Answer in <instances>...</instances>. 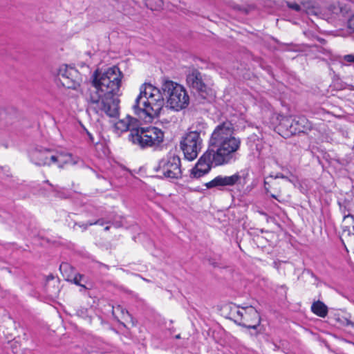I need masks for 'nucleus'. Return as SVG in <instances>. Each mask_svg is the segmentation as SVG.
Returning a JSON list of instances; mask_svg holds the SVG:
<instances>
[{
    "label": "nucleus",
    "mask_w": 354,
    "mask_h": 354,
    "mask_svg": "<svg viewBox=\"0 0 354 354\" xmlns=\"http://www.w3.org/2000/svg\"><path fill=\"white\" fill-rule=\"evenodd\" d=\"M312 311L321 317H325L328 314L327 306L322 301H316L312 304Z\"/></svg>",
    "instance_id": "nucleus-15"
},
{
    "label": "nucleus",
    "mask_w": 354,
    "mask_h": 354,
    "mask_svg": "<svg viewBox=\"0 0 354 354\" xmlns=\"http://www.w3.org/2000/svg\"><path fill=\"white\" fill-rule=\"evenodd\" d=\"M348 27L354 32V15L348 19Z\"/></svg>",
    "instance_id": "nucleus-22"
},
{
    "label": "nucleus",
    "mask_w": 354,
    "mask_h": 354,
    "mask_svg": "<svg viewBox=\"0 0 354 354\" xmlns=\"http://www.w3.org/2000/svg\"><path fill=\"white\" fill-rule=\"evenodd\" d=\"M230 315L236 323L248 328L255 329L261 322L258 311L252 306H233L230 309Z\"/></svg>",
    "instance_id": "nucleus-7"
},
{
    "label": "nucleus",
    "mask_w": 354,
    "mask_h": 354,
    "mask_svg": "<svg viewBox=\"0 0 354 354\" xmlns=\"http://www.w3.org/2000/svg\"><path fill=\"white\" fill-rule=\"evenodd\" d=\"M275 178H285L286 177L281 174H278L276 175V176L274 177Z\"/></svg>",
    "instance_id": "nucleus-26"
},
{
    "label": "nucleus",
    "mask_w": 354,
    "mask_h": 354,
    "mask_svg": "<svg viewBox=\"0 0 354 354\" xmlns=\"http://www.w3.org/2000/svg\"><path fill=\"white\" fill-rule=\"evenodd\" d=\"M108 117L112 118L111 122L116 129L120 131H127L131 127H133L136 120L130 117L128 114L122 116L120 112H105Z\"/></svg>",
    "instance_id": "nucleus-11"
},
{
    "label": "nucleus",
    "mask_w": 354,
    "mask_h": 354,
    "mask_svg": "<svg viewBox=\"0 0 354 354\" xmlns=\"http://www.w3.org/2000/svg\"><path fill=\"white\" fill-rule=\"evenodd\" d=\"M288 6L290 8L295 10L296 11H299L301 9L300 6L296 3H288Z\"/></svg>",
    "instance_id": "nucleus-21"
},
{
    "label": "nucleus",
    "mask_w": 354,
    "mask_h": 354,
    "mask_svg": "<svg viewBox=\"0 0 354 354\" xmlns=\"http://www.w3.org/2000/svg\"><path fill=\"white\" fill-rule=\"evenodd\" d=\"M142 115L140 117L143 119L146 122H152L154 117H158L160 112H154V115H152L150 112H140Z\"/></svg>",
    "instance_id": "nucleus-18"
},
{
    "label": "nucleus",
    "mask_w": 354,
    "mask_h": 354,
    "mask_svg": "<svg viewBox=\"0 0 354 354\" xmlns=\"http://www.w3.org/2000/svg\"><path fill=\"white\" fill-rule=\"evenodd\" d=\"M113 314L115 315L120 314L122 319L125 320H127V318H131L129 312L120 305L113 307Z\"/></svg>",
    "instance_id": "nucleus-16"
},
{
    "label": "nucleus",
    "mask_w": 354,
    "mask_h": 354,
    "mask_svg": "<svg viewBox=\"0 0 354 354\" xmlns=\"http://www.w3.org/2000/svg\"><path fill=\"white\" fill-rule=\"evenodd\" d=\"M180 166V158L174 153H169L158 162L155 171L162 178L178 179L182 176Z\"/></svg>",
    "instance_id": "nucleus-8"
},
{
    "label": "nucleus",
    "mask_w": 354,
    "mask_h": 354,
    "mask_svg": "<svg viewBox=\"0 0 354 354\" xmlns=\"http://www.w3.org/2000/svg\"><path fill=\"white\" fill-rule=\"evenodd\" d=\"M67 267H68V264L62 263L60 265V270H62L64 269H66Z\"/></svg>",
    "instance_id": "nucleus-25"
},
{
    "label": "nucleus",
    "mask_w": 354,
    "mask_h": 354,
    "mask_svg": "<svg viewBox=\"0 0 354 354\" xmlns=\"http://www.w3.org/2000/svg\"><path fill=\"white\" fill-rule=\"evenodd\" d=\"M57 76L62 86L67 88L77 89L82 82V77L79 71L67 64L59 66Z\"/></svg>",
    "instance_id": "nucleus-10"
},
{
    "label": "nucleus",
    "mask_w": 354,
    "mask_h": 354,
    "mask_svg": "<svg viewBox=\"0 0 354 354\" xmlns=\"http://www.w3.org/2000/svg\"><path fill=\"white\" fill-rule=\"evenodd\" d=\"M298 125H300L301 128H299V131H304L309 129L311 127L310 122L305 118H301L298 121L296 122Z\"/></svg>",
    "instance_id": "nucleus-19"
},
{
    "label": "nucleus",
    "mask_w": 354,
    "mask_h": 354,
    "mask_svg": "<svg viewBox=\"0 0 354 354\" xmlns=\"http://www.w3.org/2000/svg\"><path fill=\"white\" fill-rule=\"evenodd\" d=\"M351 241L352 242V243L354 246V236L352 238H351Z\"/></svg>",
    "instance_id": "nucleus-28"
},
{
    "label": "nucleus",
    "mask_w": 354,
    "mask_h": 354,
    "mask_svg": "<svg viewBox=\"0 0 354 354\" xmlns=\"http://www.w3.org/2000/svg\"><path fill=\"white\" fill-rule=\"evenodd\" d=\"M241 180V176L239 174H234L232 176H218L214 179L205 184L207 189L220 188L225 186H233L238 183Z\"/></svg>",
    "instance_id": "nucleus-12"
},
{
    "label": "nucleus",
    "mask_w": 354,
    "mask_h": 354,
    "mask_svg": "<svg viewBox=\"0 0 354 354\" xmlns=\"http://www.w3.org/2000/svg\"><path fill=\"white\" fill-rule=\"evenodd\" d=\"M87 134L89 136L90 140L91 141H93V136L89 132H87Z\"/></svg>",
    "instance_id": "nucleus-27"
},
{
    "label": "nucleus",
    "mask_w": 354,
    "mask_h": 354,
    "mask_svg": "<svg viewBox=\"0 0 354 354\" xmlns=\"http://www.w3.org/2000/svg\"><path fill=\"white\" fill-rule=\"evenodd\" d=\"M131 140L142 148L159 146L164 140V132L155 127H139L131 131Z\"/></svg>",
    "instance_id": "nucleus-5"
},
{
    "label": "nucleus",
    "mask_w": 354,
    "mask_h": 354,
    "mask_svg": "<svg viewBox=\"0 0 354 354\" xmlns=\"http://www.w3.org/2000/svg\"><path fill=\"white\" fill-rule=\"evenodd\" d=\"M241 147V140L236 137L233 124L224 122L212 132L208 149L192 169L190 176L199 178L207 174L212 165L221 166L236 160V153Z\"/></svg>",
    "instance_id": "nucleus-1"
},
{
    "label": "nucleus",
    "mask_w": 354,
    "mask_h": 354,
    "mask_svg": "<svg viewBox=\"0 0 354 354\" xmlns=\"http://www.w3.org/2000/svg\"><path fill=\"white\" fill-rule=\"evenodd\" d=\"M279 116H281V115H280V114H277V118H278Z\"/></svg>",
    "instance_id": "nucleus-32"
},
{
    "label": "nucleus",
    "mask_w": 354,
    "mask_h": 354,
    "mask_svg": "<svg viewBox=\"0 0 354 354\" xmlns=\"http://www.w3.org/2000/svg\"><path fill=\"white\" fill-rule=\"evenodd\" d=\"M344 60L348 62H353L354 63V55H346L344 57Z\"/></svg>",
    "instance_id": "nucleus-23"
},
{
    "label": "nucleus",
    "mask_w": 354,
    "mask_h": 354,
    "mask_svg": "<svg viewBox=\"0 0 354 354\" xmlns=\"http://www.w3.org/2000/svg\"><path fill=\"white\" fill-rule=\"evenodd\" d=\"M46 183L49 184L50 185L53 186L51 184H50L49 181L48 180H46Z\"/></svg>",
    "instance_id": "nucleus-31"
},
{
    "label": "nucleus",
    "mask_w": 354,
    "mask_h": 354,
    "mask_svg": "<svg viewBox=\"0 0 354 354\" xmlns=\"http://www.w3.org/2000/svg\"><path fill=\"white\" fill-rule=\"evenodd\" d=\"M187 83L203 97L207 93V86L202 80V75L197 70H192L187 76Z\"/></svg>",
    "instance_id": "nucleus-13"
},
{
    "label": "nucleus",
    "mask_w": 354,
    "mask_h": 354,
    "mask_svg": "<svg viewBox=\"0 0 354 354\" xmlns=\"http://www.w3.org/2000/svg\"><path fill=\"white\" fill-rule=\"evenodd\" d=\"M104 223V221L102 220V219H99L97 221H96L94 223H90L88 224V225H103Z\"/></svg>",
    "instance_id": "nucleus-24"
},
{
    "label": "nucleus",
    "mask_w": 354,
    "mask_h": 354,
    "mask_svg": "<svg viewBox=\"0 0 354 354\" xmlns=\"http://www.w3.org/2000/svg\"><path fill=\"white\" fill-rule=\"evenodd\" d=\"M123 73L113 66L104 71L97 69L92 75V84L97 90V96L91 95V103L99 104L102 111H119L120 87Z\"/></svg>",
    "instance_id": "nucleus-2"
},
{
    "label": "nucleus",
    "mask_w": 354,
    "mask_h": 354,
    "mask_svg": "<svg viewBox=\"0 0 354 354\" xmlns=\"http://www.w3.org/2000/svg\"><path fill=\"white\" fill-rule=\"evenodd\" d=\"M342 235L352 238L354 236V218L351 215H346L342 223Z\"/></svg>",
    "instance_id": "nucleus-14"
},
{
    "label": "nucleus",
    "mask_w": 354,
    "mask_h": 354,
    "mask_svg": "<svg viewBox=\"0 0 354 354\" xmlns=\"http://www.w3.org/2000/svg\"><path fill=\"white\" fill-rule=\"evenodd\" d=\"M266 192H268V188L266 187Z\"/></svg>",
    "instance_id": "nucleus-33"
},
{
    "label": "nucleus",
    "mask_w": 354,
    "mask_h": 354,
    "mask_svg": "<svg viewBox=\"0 0 354 354\" xmlns=\"http://www.w3.org/2000/svg\"><path fill=\"white\" fill-rule=\"evenodd\" d=\"M109 226H107V227H105V229H104V230H109Z\"/></svg>",
    "instance_id": "nucleus-30"
},
{
    "label": "nucleus",
    "mask_w": 354,
    "mask_h": 354,
    "mask_svg": "<svg viewBox=\"0 0 354 354\" xmlns=\"http://www.w3.org/2000/svg\"><path fill=\"white\" fill-rule=\"evenodd\" d=\"M83 278H84V276L82 274H77L75 275V277H73V279L71 281L75 284H76L77 286H80L82 287L84 289H86V287L84 285H82V284L80 283V281H82V279Z\"/></svg>",
    "instance_id": "nucleus-20"
},
{
    "label": "nucleus",
    "mask_w": 354,
    "mask_h": 354,
    "mask_svg": "<svg viewBox=\"0 0 354 354\" xmlns=\"http://www.w3.org/2000/svg\"><path fill=\"white\" fill-rule=\"evenodd\" d=\"M139 95L132 106L135 111H161L166 107L162 90L150 83H144L139 88Z\"/></svg>",
    "instance_id": "nucleus-3"
},
{
    "label": "nucleus",
    "mask_w": 354,
    "mask_h": 354,
    "mask_svg": "<svg viewBox=\"0 0 354 354\" xmlns=\"http://www.w3.org/2000/svg\"><path fill=\"white\" fill-rule=\"evenodd\" d=\"M162 0H147V6L151 10H158L162 7Z\"/></svg>",
    "instance_id": "nucleus-17"
},
{
    "label": "nucleus",
    "mask_w": 354,
    "mask_h": 354,
    "mask_svg": "<svg viewBox=\"0 0 354 354\" xmlns=\"http://www.w3.org/2000/svg\"><path fill=\"white\" fill-rule=\"evenodd\" d=\"M201 131H191L182 138L180 146L183 151L185 158L188 160L196 158L203 147Z\"/></svg>",
    "instance_id": "nucleus-9"
},
{
    "label": "nucleus",
    "mask_w": 354,
    "mask_h": 354,
    "mask_svg": "<svg viewBox=\"0 0 354 354\" xmlns=\"http://www.w3.org/2000/svg\"><path fill=\"white\" fill-rule=\"evenodd\" d=\"M163 94L166 96V108L174 111L185 109L189 104V97L181 84L167 80L162 85Z\"/></svg>",
    "instance_id": "nucleus-4"
},
{
    "label": "nucleus",
    "mask_w": 354,
    "mask_h": 354,
    "mask_svg": "<svg viewBox=\"0 0 354 354\" xmlns=\"http://www.w3.org/2000/svg\"><path fill=\"white\" fill-rule=\"evenodd\" d=\"M271 196H272V198H277V197H276V196H275V195H274V194H272V195H271Z\"/></svg>",
    "instance_id": "nucleus-29"
},
{
    "label": "nucleus",
    "mask_w": 354,
    "mask_h": 354,
    "mask_svg": "<svg viewBox=\"0 0 354 354\" xmlns=\"http://www.w3.org/2000/svg\"><path fill=\"white\" fill-rule=\"evenodd\" d=\"M32 161L39 166L57 165L62 168L65 165L75 164L71 153L65 151H51L45 150L36 151L32 155Z\"/></svg>",
    "instance_id": "nucleus-6"
}]
</instances>
